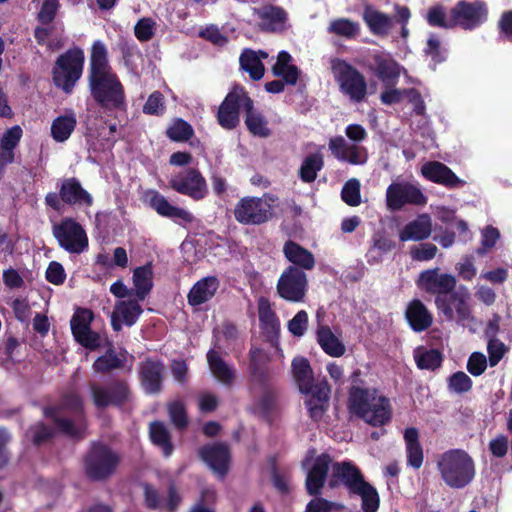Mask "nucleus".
Wrapping results in <instances>:
<instances>
[{"instance_id": "f257e3e1", "label": "nucleus", "mask_w": 512, "mask_h": 512, "mask_svg": "<svg viewBox=\"0 0 512 512\" xmlns=\"http://www.w3.org/2000/svg\"><path fill=\"white\" fill-rule=\"evenodd\" d=\"M89 87L95 101L104 109L116 110L124 106V88L108 63L105 44L94 41L91 48Z\"/></svg>"}, {"instance_id": "f03ea898", "label": "nucleus", "mask_w": 512, "mask_h": 512, "mask_svg": "<svg viewBox=\"0 0 512 512\" xmlns=\"http://www.w3.org/2000/svg\"><path fill=\"white\" fill-rule=\"evenodd\" d=\"M292 370L299 390L306 395L305 405L310 417L318 421L328 407L330 387L327 381L314 383L309 361L304 357H297L293 360Z\"/></svg>"}, {"instance_id": "7ed1b4c3", "label": "nucleus", "mask_w": 512, "mask_h": 512, "mask_svg": "<svg viewBox=\"0 0 512 512\" xmlns=\"http://www.w3.org/2000/svg\"><path fill=\"white\" fill-rule=\"evenodd\" d=\"M350 411L372 426H382L391 419L390 401L374 389L354 387L349 395Z\"/></svg>"}, {"instance_id": "20e7f679", "label": "nucleus", "mask_w": 512, "mask_h": 512, "mask_svg": "<svg viewBox=\"0 0 512 512\" xmlns=\"http://www.w3.org/2000/svg\"><path fill=\"white\" fill-rule=\"evenodd\" d=\"M44 413L68 436L81 437L86 429L82 400L74 392L66 394L57 407L46 408Z\"/></svg>"}, {"instance_id": "39448f33", "label": "nucleus", "mask_w": 512, "mask_h": 512, "mask_svg": "<svg viewBox=\"0 0 512 512\" xmlns=\"http://www.w3.org/2000/svg\"><path fill=\"white\" fill-rule=\"evenodd\" d=\"M438 469L445 484L461 489L475 477V464L470 455L463 450H449L438 461Z\"/></svg>"}, {"instance_id": "423d86ee", "label": "nucleus", "mask_w": 512, "mask_h": 512, "mask_svg": "<svg viewBox=\"0 0 512 512\" xmlns=\"http://www.w3.org/2000/svg\"><path fill=\"white\" fill-rule=\"evenodd\" d=\"M345 134L354 143L348 142L342 136L333 137L329 141L331 153L339 161L364 165L368 160L367 149L358 143L366 139V130L359 124H350L346 127Z\"/></svg>"}, {"instance_id": "0eeeda50", "label": "nucleus", "mask_w": 512, "mask_h": 512, "mask_svg": "<svg viewBox=\"0 0 512 512\" xmlns=\"http://www.w3.org/2000/svg\"><path fill=\"white\" fill-rule=\"evenodd\" d=\"M331 71L339 85L340 92L354 103L365 100L367 95V82L365 77L345 60L335 58L331 60Z\"/></svg>"}, {"instance_id": "6e6552de", "label": "nucleus", "mask_w": 512, "mask_h": 512, "mask_svg": "<svg viewBox=\"0 0 512 512\" xmlns=\"http://www.w3.org/2000/svg\"><path fill=\"white\" fill-rule=\"evenodd\" d=\"M471 295L466 286L460 285L448 296L435 298V305L438 311L448 321H456L462 326H470L474 322L471 307Z\"/></svg>"}, {"instance_id": "1a4fd4ad", "label": "nucleus", "mask_w": 512, "mask_h": 512, "mask_svg": "<svg viewBox=\"0 0 512 512\" xmlns=\"http://www.w3.org/2000/svg\"><path fill=\"white\" fill-rule=\"evenodd\" d=\"M84 60L83 50L77 47L60 55L52 71L54 84L65 93H71L81 78Z\"/></svg>"}, {"instance_id": "9d476101", "label": "nucleus", "mask_w": 512, "mask_h": 512, "mask_svg": "<svg viewBox=\"0 0 512 512\" xmlns=\"http://www.w3.org/2000/svg\"><path fill=\"white\" fill-rule=\"evenodd\" d=\"M52 232L59 246L71 254H81L88 248L84 228L72 218H64L54 224Z\"/></svg>"}, {"instance_id": "9b49d317", "label": "nucleus", "mask_w": 512, "mask_h": 512, "mask_svg": "<svg viewBox=\"0 0 512 512\" xmlns=\"http://www.w3.org/2000/svg\"><path fill=\"white\" fill-rule=\"evenodd\" d=\"M267 197H244L234 209L235 219L245 225H259L272 217V204Z\"/></svg>"}, {"instance_id": "f8f14e48", "label": "nucleus", "mask_w": 512, "mask_h": 512, "mask_svg": "<svg viewBox=\"0 0 512 512\" xmlns=\"http://www.w3.org/2000/svg\"><path fill=\"white\" fill-rule=\"evenodd\" d=\"M170 187L195 201L204 199L208 195L205 178L196 168H188L171 176Z\"/></svg>"}, {"instance_id": "ddd939ff", "label": "nucleus", "mask_w": 512, "mask_h": 512, "mask_svg": "<svg viewBox=\"0 0 512 512\" xmlns=\"http://www.w3.org/2000/svg\"><path fill=\"white\" fill-rule=\"evenodd\" d=\"M119 462L118 455L104 445H94L85 459L87 475L95 480L103 479L113 473Z\"/></svg>"}, {"instance_id": "4468645a", "label": "nucleus", "mask_w": 512, "mask_h": 512, "mask_svg": "<svg viewBox=\"0 0 512 512\" xmlns=\"http://www.w3.org/2000/svg\"><path fill=\"white\" fill-rule=\"evenodd\" d=\"M250 356V373L253 392L257 393L258 388L263 389V395L255 404V410L262 415H266L274 405V394L267 383L265 370L258 364V361L264 358V354L261 350L255 348L251 349Z\"/></svg>"}, {"instance_id": "2eb2a0df", "label": "nucleus", "mask_w": 512, "mask_h": 512, "mask_svg": "<svg viewBox=\"0 0 512 512\" xmlns=\"http://www.w3.org/2000/svg\"><path fill=\"white\" fill-rule=\"evenodd\" d=\"M308 286L305 272L295 266L287 267L277 283L279 296L290 302H302Z\"/></svg>"}, {"instance_id": "dca6fc26", "label": "nucleus", "mask_w": 512, "mask_h": 512, "mask_svg": "<svg viewBox=\"0 0 512 512\" xmlns=\"http://www.w3.org/2000/svg\"><path fill=\"white\" fill-rule=\"evenodd\" d=\"M426 197L416 185L407 181L390 184L386 190V204L389 210H400L406 204L423 205Z\"/></svg>"}, {"instance_id": "f3484780", "label": "nucleus", "mask_w": 512, "mask_h": 512, "mask_svg": "<svg viewBox=\"0 0 512 512\" xmlns=\"http://www.w3.org/2000/svg\"><path fill=\"white\" fill-rule=\"evenodd\" d=\"M250 105V97L241 87H235L224 99L218 110V122L225 129H233L239 123V111Z\"/></svg>"}, {"instance_id": "a211bd4d", "label": "nucleus", "mask_w": 512, "mask_h": 512, "mask_svg": "<svg viewBox=\"0 0 512 512\" xmlns=\"http://www.w3.org/2000/svg\"><path fill=\"white\" fill-rule=\"evenodd\" d=\"M456 284L457 279L454 275L442 273L439 268L422 271L417 280V286L421 290L436 297L448 296L455 290Z\"/></svg>"}, {"instance_id": "6ab92c4d", "label": "nucleus", "mask_w": 512, "mask_h": 512, "mask_svg": "<svg viewBox=\"0 0 512 512\" xmlns=\"http://www.w3.org/2000/svg\"><path fill=\"white\" fill-rule=\"evenodd\" d=\"M145 199L149 206L159 215L170 218L179 225L190 224L195 219L190 211L172 205L167 198L158 191H148L145 195Z\"/></svg>"}, {"instance_id": "aec40b11", "label": "nucleus", "mask_w": 512, "mask_h": 512, "mask_svg": "<svg viewBox=\"0 0 512 512\" xmlns=\"http://www.w3.org/2000/svg\"><path fill=\"white\" fill-rule=\"evenodd\" d=\"M452 23L464 29H472L485 21L487 16L486 5L483 2H459L452 10Z\"/></svg>"}, {"instance_id": "412c9836", "label": "nucleus", "mask_w": 512, "mask_h": 512, "mask_svg": "<svg viewBox=\"0 0 512 512\" xmlns=\"http://www.w3.org/2000/svg\"><path fill=\"white\" fill-rule=\"evenodd\" d=\"M364 481L360 469L351 461L335 462L331 466L330 487L343 485L353 493Z\"/></svg>"}, {"instance_id": "4be33fe9", "label": "nucleus", "mask_w": 512, "mask_h": 512, "mask_svg": "<svg viewBox=\"0 0 512 512\" xmlns=\"http://www.w3.org/2000/svg\"><path fill=\"white\" fill-rule=\"evenodd\" d=\"M138 299L119 300L111 314V325L115 331H120L122 325H134L143 310Z\"/></svg>"}, {"instance_id": "5701e85b", "label": "nucleus", "mask_w": 512, "mask_h": 512, "mask_svg": "<svg viewBox=\"0 0 512 512\" xmlns=\"http://www.w3.org/2000/svg\"><path fill=\"white\" fill-rule=\"evenodd\" d=\"M421 172L426 179L449 188L465 184L449 167L438 161L425 163L421 168Z\"/></svg>"}, {"instance_id": "b1692460", "label": "nucleus", "mask_w": 512, "mask_h": 512, "mask_svg": "<svg viewBox=\"0 0 512 512\" xmlns=\"http://www.w3.org/2000/svg\"><path fill=\"white\" fill-rule=\"evenodd\" d=\"M91 392L97 407H106L110 404L119 405L129 397V390L125 382H117L109 389L91 385Z\"/></svg>"}, {"instance_id": "393cba45", "label": "nucleus", "mask_w": 512, "mask_h": 512, "mask_svg": "<svg viewBox=\"0 0 512 512\" xmlns=\"http://www.w3.org/2000/svg\"><path fill=\"white\" fill-rule=\"evenodd\" d=\"M373 71L386 85L394 86L401 73L400 65L387 53L377 52L373 55Z\"/></svg>"}, {"instance_id": "a878e982", "label": "nucleus", "mask_w": 512, "mask_h": 512, "mask_svg": "<svg viewBox=\"0 0 512 512\" xmlns=\"http://www.w3.org/2000/svg\"><path fill=\"white\" fill-rule=\"evenodd\" d=\"M60 198L69 205L90 207L93 204L92 196L81 186L76 178H68L62 181Z\"/></svg>"}, {"instance_id": "bb28decb", "label": "nucleus", "mask_w": 512, "mask_h": 512, "mask_svg": "<svg viewBox=\"0 0 512 512\" xmlns=\"http://www.w3.org/2000/svg\"><path fill=\"white\" fill-rule=\"evenodd\" d=\"M330 464L331 458L326 454L319 455L314 459L306 478V488L310 495L320 493L327 477Z\"/></svg>"}, {"instance_id": "cd10ccee", "label": "nucleus", "mask_w": 512, "mask_h": 512, "mask_svg": "<svg viewBox=\"0 0 512 512\" xmlns=\"http://www.w3.org/2000/svg\"><path fill=\"white\" fill-rule=\"evenodd\" d=\"M255 13L260 20L259 26L262 30L278 32L286 28L287 14L280 7L266 5L255 9Z\"/></svg>"}, {"instance_id": "c85d7f7f", "label": "nucleus", "mask_w": 512, "mask_h": 512, "mask_svg": "<svg viewBox=\"0 0 512 512\" xmlns=\"http://www.w3.org/2000/svg\"><path fill=\"white\" fill-rule=\"evenodd\" d=\"M200 456L218 475L223 476L228 469L229 451L223 444L205 446L200 450Z\"/></svg>"}, {"instance_id": "c756f323", "label": "nucleus", "mask_w": 512, "mask_h": 512, "mask_svg": "<svg viewBox=\"0 0 512 512\" xmlns=\"http://www.w3.org/2000/svg\"><path fill=\"white\" fill-rule=\"evenodd\" d=\"M209 370L214 378L226 386H231L236 378V372L232 365L228 364L215 349L207 353Z\"/></svg>"}, {"instance_id": "7c9ffc66", "label": "nucleus", "mask_w": 512, "mask_h": 512, "mask_svg": "<svg viewBox=\"0 0 512 512\" xmlns=\"http://www.w3.org/2000/svg\"><path fill=\"white\" fill-rule=\"evenodd\" d=\"M405 316L411 328L417 332L428 329L433 322L432 314L418 299H414L408 304Z\"/></svg>"}, {"instance_id": "2f4dec72", "label": "nucleus", "mask_w": 512, "mask_h": 512, "mask_svg": "<svg viewBox=\"0 0 512 512\" xmlns=\"http://www.w3.org/2000/svg\"><path fill=\"white\" fill-rule=\"evenodd\" d=\"M219 288V280L215 276L204 277L196 282L188 294V302L192 306L201 305L210 300Z\"/></svg>"}, {"instance_id": "473e14b6", "label": "nucleus", "mask_w": 512, "mask_h": 512, "mask_svg": "<svg viewBox=\"0 0 512 512\" xmlns=\"http://www.w3.org/2000/svg\"><path fill=\"white\" fill-rule=\"evenodd\" d=\"M316 339L322 350L331 357H341L346 351L343 342L327 325H318L316 330Z\"/></svg>"}, {"instance_id": "72a5a7b5", "label": "nucleus", "mask_w": 512, "mask_h": 512, "mask_svg": "<svg viewBox=\"0 0 512 512\" xmlns=\"http://www.w3.org/2000/svg\"><path fill=\"white\" fill-rule=\"evenodd\" d=\"M363 19L370 32L374 35L385 36L393 27L392 17L372 6H366L364 8Z\"/></svg>"}, {"instance_id": "f704fd0d", "label": "nucleus", "mask_w": 512, "mask_h": 512, "mask_svg": "<svg viewBox=\"0 0 512 512\" xmlns=\"http://www.w3.org/2000/svg\"><path fill=\"white\" fill-rule=\"evenodd\" d=\"M164 367L158 361L147 360L143 362L140 375L142 385L147 393L160 391Z\"/></svg>"}, {"instance_id": "c9c22d12", "label": "nucleus", "mask_w": 512, "mask_h": 512, "mask_svg": "<svg viewBox=\"0 0 512 512\" xmlns=\"http://www.w3.org/2000/svg\"><path fill=\"white\" fill-rule=\"evenodd\" d=\"M431 234V219L427 214L418 216L415 220L409 222L399 234L401 241H420L426 239Z\"/></svg>"}, {"instance_id": "e433bc0d", "label": "nucleus", "mask_w": 512, "mask_h": 512, "mask_svg": "<svg viewBox=\"0 0 512 512\" xmlns=\"http://www.w3.org/2000/svg\"><path fill=\"white\" fill-rule=\"evenodd\" d=\"M77 124L74 111L69 110L63 115L56 117L51 124V136L59 143L67 141L73 133Z\"/></svg>"}, {"instance_id": "4c0bfd02", "label": "nucleus", "mask_w": 512, "mask_h": 512, "mask_svg": "<svg viewBox=\"0 0 512 512\" xmlns=\"http://www.w3.org/2000/svg\"><path fill=\"white\" fill-rule=\"evenodd\" d=\"M267 57L268 54L265 51L260 50L256 53L255 51L246 49L240 56V66L242 70L249 73L253 80H259L264 75V66L261 59H265Z\"/></svg>"}, {"instance_id": "58836bf2", "label": "nucleus", "mask_w": 512, "mask_h": 512, "mask_svg": "<svg viewBox=\"0 0 512 512\" xmlns=\"http://www.w3.org/2000/svg\"><path fill=\"white\" fill-rule=\"evenodd\" d=\"M283 252L291 263L301 269L311 270L315 265L313 254L293 241L285 243Z\"/></svg>"}, {"instance_id": "ea45409f", "label": "nucleus", "mask_w": 512, "mask_h": 512, "mask_svg": "<svg viewBox=\"0 0 512 512\" xmlns=\"http://www.w3.org/2000/svg\"><path fill=\"white\" fill-rule=\"evenodd\" d=\"M291 61L292 57L288 52H279L277 61L273 66V73L276 76L282 77L286 84L295 85L300 71Z\"/></svg>"}, {"instance_id": "a19ab883", "label": "nucleus", "mask_w": 512, "mask_h": 512, "mask_svg": "<svg viewBox=\"0 0 512 512\" xmlns=\"http://www.w3.org/2000/svg\"><path fill=\"white\" fill-rule=\"evenodd\" d=\"M407 462L414 469H419L423 463V450L418 441V431L415 428L405 430Z\"/></svg>"}, {"instance_id": "79ce46f5", "label": "nucleus", "mask_w": 512, "mask_h": 512, "mask_svg": "<svg viewBox=\"0 0 512 512\" xmlns=\"http://www.w3.org/2000/svg\"><path fill=\"white\" fill-rule=\"evenodd\" d=\"M133 284L135 295L143 301L153 286V271L150 265L137 267L133 272Z\"/></svg>"}, {"instance_id": "37998d69", "label": "nucleus", "mask_w": 512, "mask_h": 512, "mask_svg": "<svg viewBox=\"0 0 512 512\" xmlns=\"http://www.w3.org/2000/svg\"><path fill=\"white\" fill-rule=\"evenodd\" d=\"M144 494L145 502L148 507L159 508L163 506L170 512L175 511L181 500L180 496L177 494L173 487L169 489L168 500L165 503H162V501L159 499L158 492L147 484L144 485Z\"/></svg>"}, {"instance_id": "c03bdc74", "label": "nucleus", "mask_w": 512, "mask_h": 512, "mask_svg": "<svg viewBox=\"0 0 512 512\" xmlns=\"http://www.w3.org/2000/svg\"><path fill=\"white\" fill-rule=\"evenodd\" d=\"M245 112V124L248 130L255 136L268 137L270 135V129L267 126V121L254 109L253 101L251 99L250 105L249 107H246Z\"/></svg>"}, {"instance_id": "a18cd8bd", "label": "nucleus", "mask_w": 512, "mask_h": 512, "mask_svg": "<svg viewBox=\"0 0 512 512\" xmlns=\"http://www.w3.org/2000/svg\"><path fill=\"white\" fill-rule=\"evenodd\" d=\"M352 494L361 498L363 512H376L378 510L380 504L378 492L368 482L364 481Z\"/></svg>"}, {"instance_id": "49530a36", "label": "nucleus", "mask_w": 512, "mask_h": 512, "mask_svg": "<svg viewBox=\"0 0 512 512\" xmlns=\"http://www.w3.org/2000/svg\"><path fill=\"white\" fill-rule=\"evenodd\" d=\"M323 165V155L320 152L308 155L300 167L299 176L301 180L307 183L313 182Z\"/></svg>"}, {"instance_id": "de8ad7c7", "label": "nucleus", "mask_w": 512, "mask_h": 512, "mask_svg": "<svg viewBox=\"0 0 512 512\" xmlns=\"http://www.w3.org/2000/svg\"><path fill=\"white\" fill-rule=\"evenodd\" d=\"M414 359L420 369L435 370L442 363V355L438 350L424 347L415 349Z\"/></svg>"}, {"instance_id": "09e8293b", "label": "nucleus", "mask_w": 512, "mask_h": 512, "mask_svg": "<svg viewBox=\"0 0 512 512\" xmlns=\"http://www.w3.org/2000/svg\"><path fill=\"white\" fill-rule=\"evenodd\" d=\"M328 32L347 39L355 38L360 33V25L346 18L335 19L330 22Z\"/></svg>"}, {"instance_id": "8fccbe9b", "label": "nucleus", "mask_w": 512, "mask_h": 512, "mask_svg": "<svg viewBox=\"0 0 512 512\" xmlns=\"http://www.w3.org/2000/svg\"><path fill=\"white\" fill-rule=\"evenodd\" d=\"M150 438L152 442L160 447L165 456L172 454L173 446L167 428L161 422H154L150 425Z\"/></svg>"}, {"instance_id": "3c124183", "label": "nucleus", "mask_w": 512, "mask_h": 512, "mask_svg": "<svg viewBox=\"0 0 512 512\" xmlns=\"http://www.w3.org/2000/svg\"><path fill=\"white\" fill-rule=\"evenodd\" d=\"M215 348H229L237 338V329L231 323H223L214 329Z\"/></svg>"}, {"instance_id": "603ef678", "label": "nucleus", "mask_w": 512, "mask_h": 512, "mask_svg": "<svg viewBox=\"0 0 512 512\" xmlns=\"http://www.w3.org/2000/svg\"><path fill=\"white\" fill-rule=\"evenodd\" d=\"M93 320V313L88 309H79L71 319V330L73 336H81L84 332L91 330L90 324Z\"/></svg>"}, {"instance_id": "864d4df0", "label": "nucleus", "mask_w": 512, "mask_h": 512, "mask_svg": "<svg viewBox=\"0 0 512 512\" xmlns=\"http://www.w3.org/2000/svg\"><path fill=\"white\" fill-rule=\"evenodd\" d=\"M123 365V360L113 350H108L103 356L96 359L93 369L99 373H106Z\"/></svg>"}, {"instance_id": "5fc2aeb1", "label": "nucleus", "mask_w": 512, "mask_h": 512, "mask_svg": "<svg viewBox=\"0 0 512 512\" xmlns=\"http://www.w3.org/2000/svg\"><path fill=\"white\" fill-rule=\"evenodd\" d=\"M448 389L456 394L466 393L472 388L471 378L464 372L453 373L447 381Z\"/></svg>"}, {"instance_id": "6e6d98bb", "label": "nucleus", "mask_w": 512, "mask_h": 512, "mask_svg": "<svg viewBox=\"0 0 512 512\" xmlns=\"http://www.w3.org/2000/svg\"><path fill=\"white\" fill-rule=\"evenodd\" d=\"M341 196L349 206H358L360 199V182L357 179L348 180L342 188Z\"/></svg>"}, {"instance_id": "4d7b16f0", "label": "nucleus", "mask_w": 512, "mask_h": 512, "mask_svg": "<svg viewBox=\"0 0 512 512\" xmlns=\"http://www.w3.org/2000/svg\"><path fill=\"white\" fill-rule=\"evenodd\" d=\"M258 313L260 322L271 329L278 325L276 314L271 308L270 302L266 298H260L258 301Z\"/></svg>"}, {"instance_id": "13d9d810", "label": "nucleus", "mask_w": 512, "mask_h": 512, "mask_svg": "<svg viewBox=\"0 0 512 512\" xmlns=\"http://www.w3.org/2000/svg\"><path fill=\"white\" fill-rule=\"evenodd\" d=\"M156 22L151 18H141L135 25L134 33L139 41H149L155 32Z\"/></svg>"}, {"instance_id": "bf43d9fd", "label": "nucleus", "mask_w": 512, "mask_h": 512, "mask_svg": "<svg viewBox=\"0 0 512 512\" xmlns=\"http://www.w3.org/2000/svg\"><path fill=\"white\" fill-rule=\"evenodd\" d=\"M192 134V127L181 119L176 120L167 131L168 137L175 141L188 140Z\"/></svg>"}, {"instance_id": "052dcab7", "label": "nucleus", "mask_w": 512, "mask_h": 512, "mask_svg": "<svg viewBox=\"0 0 512 512\" xmlns=\"http://www.w3.org/2000/svg\"><path fill=\"white\" fill-rule=\"evenodd\" d=\"M427 21L431 26L443 28L453 27L452 13L450 12V15L446 16L443 11V8L440 6L433 7L429 10L427 15Z\"/></svg>"}, {"instance_id": "680f3d73", "label": "nucleus", "mask_w": 512, "mask_h": 512, "mask_svg": "<svg viewBox=\"0 0 512 512\" xmlns=\"http://www.w3.org/2000/svg\"><path fill=\"white\" fill-rule=\"evenodd\" d=\"M164 111V96L159 91L153 92L144 104L143 112L148 115H162Z\"/></svg>"}, {"instance_id": "e2e57ef3", "label": "nucleus", "mask_w": 512, "mask_h": 512, "mask_svg": "<svg viewBox=\"0 0 512 512\" xmlns=\"http://www.w3.org/2000/svg\"><path fill=\"white\" fill-rule=\"evenodd\" d=\"M436 253L437 247L431 243L420 244L410 249V255L416 261H429L436 256Z\"/></svg>"}, {"instance_id": "0e129e2a", "label": "nucleus", "mask_w": 512, "mask_h": 512, "mask_svg": "<svg viewBox=\"0 0 512 512\" xmlns=\"http://www.w3.org/2000/svg\"><path fill=\"white\" fill-rule=\"evenodd\" d=\"M489 355V364L491 367L496 366L507 352V347L498 339H490L487 345Z\"/></svg>"}, {"instance_id": "69168bd1", "label": "nucleus", "mask_w": 512, "mask_h": 512, "mask_svg": "<svg viewBox=\"0 0 512 512\" xmlns=\"http://www.w3.org/2000/svg\"><path fill=\"white\" fill-rule=\"evenodd\" d=\"M308 327V314L300 310L288 323L289 331L297 337L304 335Z\"/></svg>"}, {"instance_id": "338daca9", "label": "nucleus", "mask_w": 512, "mask_h": 512, "mask_svg": "<svg viewBox=\"0 0 512 512\" xmlns=\"http://www.w3.org/2000/svg\"><path fill=\"white\" fill-rule=\"evenodd\" d=\"M487 368V359L483 353L473 352L467 362V370L473 376H480Z\"/></svg>"}, {"instance_id": "774afa93", "label": "nucleus", "mask_w": 512, "mask_h": 512, "mask_svg": "<svg viewBox=\"0 0 512 512\" xmlns=\"http://www.w3.org/2000/svg\"><path fill=\"white\" fill-rule=\"evenodd\" d=\"M23 131L18 125L9 128L0 140L1 148H9L14 150L21 140Z\"/></svg>"}]
</instances>
